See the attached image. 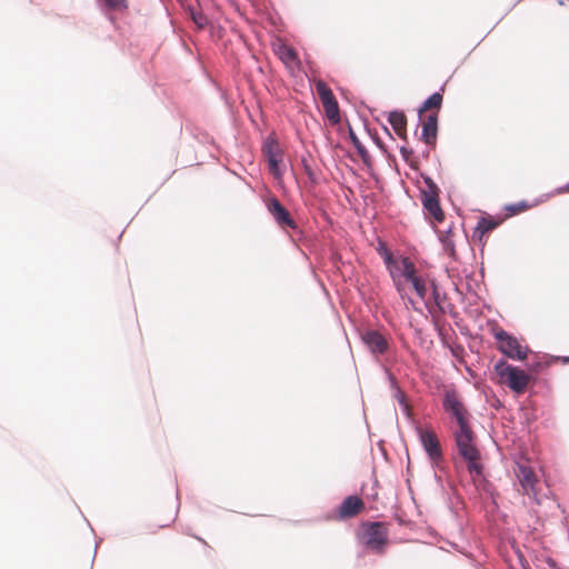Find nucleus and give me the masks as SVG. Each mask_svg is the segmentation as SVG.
Returning <instances> with one entry per match:
<instances>
[{
	"label": "nucleus",
	"instance_id": "1",
	"mask_svg": "<svg viewBox=\"0 0 569 569\" xmlns=\"http://www.w3.org/2000/svg\"><path fill=\"white\" fill-rule=\"evenodd\" d=\"M453 438L459 455L468 462L470 473L480 476L482 466L479 462L480 452L476 447V435L470 425L457 427L453 431Z\"/></svg>",
	"mask_w": 569,
	"mask_h": 569
},
{
	"label": "nucleus",
	"instance_id": "2",
	"mask_svg": "<svg viewBox=\"0 0 569 569\" xmlns=\"http://www.w3.org/2000/svg\"><path fill=\"white\" fill-rule=\"evenodd\" d=\"M388 526L379 521L361 523L358 532L359 541L376 553H383L388 545Z\"/></svg>",
	"mask_w": 569,
	"mask_h": 569
},
{
	"label": "nucleus",
	"instance_id": "3",
	"mask_svg": "<svg viewBox=\"0 0 569 569\" xmlns=\"http://www.w3.org/2000/svg\"><path fill=\"white\" fill-rule=\"evenodd\" d=\"M499 382L509 387L517 393H523L530 382V376L518 367L501 360L495 366Z\"/></svg>",
	"mask_w": 569,
	"mask_h": 569
},
{
	"label": "nucleus",
	"instance_id": "4",
	"mask_svg": "<svg viewBox=\"0 0 569 569\" xmlns=\"http://www.w3.org/2000/svg\"><path fill=\"white\" fill-rule=\"evenodd\" d=\"M442 406L450 418L456 421L457 427L470 425L471 415L456 390L445 391Z\"/></svg>",
	"mask_w": 569,
	"mask_h": 569
},
{
	"label": "nucleus",
	"instance_id": "5",
	"mask_svg": "<svg viewBox=\"0 0 569 569\" xmlns=\"http://www.w3.org/2000/svg\"><path fill=\"white\" fill-rule=\"evenodd\" d=\"M495 338L498 342V349L508 358L515 360H525L528 355V347L522 346L518 339L509 335L503 329H497L493 331Z\"/></svg>",
	"mask_w": 569,
	"mask_h": 569
},
{
	"label": "nucleus",
	"instance_id": "6",
	"mask_svg": "<svg viewBox=\"0 0 569 569\" xmlns=\"http://www.w3.org/2000/svg\"><path fill=\"white\" fill-rule=\"evenodd\" d=\"M382 256L385 259L386 267L390 273L393 284L402 299L407 297V291L403 281V266L410 263L411 260L408 257L401 259H395L392 253L387 249H383Z\"/></svg>",
	"mask_w": 569,
	"mask_h": 569
},
{
	"label": "nucleus",
	"instance_id": "7",
	"mask_svg": "<svg viewBox=\"0 0 569 569\" xmlns=\"http://www.w3.org/2000/svg\"><path fill=\"white\" fill-rule=\"evenodd\" d=\"M262 153L269 167V171L276 179L282 177L280 163L283 161V150L274 136H268L262 144Z\"/></svg>",
	"mask_w": 569,
	"mask_h": 569
},
{
	"label": "nucleus",
	"instance_id": "8",
	"mask_svg": "<svg viewBox=\"0 0 569 569\" xmlns=\"http://www.w3.org/2000/svg\"><path fill=\"white\" fill-rule=\"evenodd\" d=\"M516 477L522 488V492L533 498L540 503L539 495V480L531 467L523 462H517L515 468Z\"/></svg>",
	"mask_w": 569,
	"mask_h": 569
},
{
	"label": "nucleus",
	"instance_id": "9",
	"mask_svg": "<svg viewBox=\"0 0 569 569\" xmlns=\"http://www.w3.org/2000/svg\"><path fill=\"white\" fill-rule=\"evenodd\" d=\"M316 90L328 119L332 123H338L340 121L339 106L332 90L322 80L316 82Z\"/></svg>",
	"mask_w": 569,
	"mask_h": 569
},
{
	"label": "nucleus",
	"instance_id": "10",
	"mask_svg": "<svg viewBox=\"0 0 569 569\" xmlns=\"http://www.w3.org/2000/svg\"><path fill=\"white\" fill-rule=\"evenodd\" d=\"M266 207L268 209V212L272 216V218L280 228H289L292 230L298 228L290 212L281 204V202L276 197L267 199Z\"/></svg>",
	"mask_w": 569,
	"mask_h": 569
},
{
	"label": "nucleus",
	"instance_id": "11",
	"mask_svg": "<svg viewBox=\"0 0 569 569\" xmlns=\"http://www.w3.org/2000/svg\"><path fill=\"white\" fill-rule=\"evenodd\" d=\"M420 441L432 460H438L442 456L440 442L437 438V435L429 429H418Z\"/></svg>",
	"mask_w": 569,
	"mask_h": 569
},
{
	"label": "nucleus",
	"instance_id": "12",
	"mask_svg": "<svg viewBox=\"0 0 569 569\" xmlns=\"http://www.w3.org/2000/svg\"><path fill=\"white\" fill-rule=\"evenodd\" d=\"M422 133L421 139L422 141L430 146L431 148H435L437 143V137H438V116L437 112H430L426 116H422Z\"/></svg>",
	"mask_w": 569,
	"mask_h": 569
},
{
	"label": "nucleus",
	"instance_id": "13",
	"mask_svg": "<svg viewBox=\"0 0 569 569\" xmlns=\"http://www.w3.org/2000/svg\"><path fill=\"white\" fill-rule=\"evenodd\" d=\"M402 271L405 272L403 273L405 283L410 282L412 284L416 293L418 295V297L420 299H425V297L427 295V287H426L425 280L420 276H418L417 268H416L415 263L412 261L410 263H406L403 266Z\"/></svg>",
	"mask_w": 569,
	"mask_h": 569
},
{
	"label": "nucleus",
	"instance_id": "14",
	"mask_svg": "<svg viewBox=\"0 0 569 569\" xmlns=\"http://www.w3.org/2000/svg\"><path fill=\"white\" fill-rule=\"evenodd\" d=\"M276 54L291 72L299 71L301 69V61L297 51L292 47L286 43H280L276 48Z\"/></svg>",
	"mask_w": 569,
	"mask_h": 569
},
{
	"label": "nucleus",
	"instance_id": "15",
	"mask_svg": "<svg viewBox=\"0 0 569 569\" xmlns=\"http://www.w3.org/2000/svg\"><path fill=\"white\" fill-rule=\"evenodd\" d=\"M422 203L428 214L432 217L437 222H441L445 219V214L440 208L439 197L436 190H431V192H423Z\"/></svg>",
	"mask_w": 569,
	"mask_h": 569
},
{
	"label": "nucleus",
	"instance_id": "16",
	"mask_svg": "<svg viewBox=\"0 0 569 569\" xmlns=\"http://www.w3.org/2000/svg\"><path fill=\"white\" fill-rule=\"evenodd\" d=\"M362 340L373 353L383 355L388 350L387 339L376 330L365 332Z\"/></svg>",
	"mask_w": 569,
	"mask_h": 569
},
{
	"label": "nucleus",
	"instance_id": "17",
	"mask_svg": "<svg viewBox=\"0 0 569 569\" xmlns=\"http://www.w3.org/2000/svg\"><path fill=\"white\" fill-rule=\"evenodd\" d=\"M365 508L363 501L357 496L347 497L339 507L341 519L352 518L359 515Z\"/></svg>",
	"mask_w": 569,
	"mask_h": 569
},
{
	"label": "nucleus",
	"instance_id": "18",
	"mask_svg": "<svg viewBox=\"0 0 569 569\" xmlns=\"http://www.w3.org/2000/svg\"><path fill=\"white\" fill-rule=\"evenodd\" d=\"M395 132L401 138H407V117L401 111H391L388 117Z\"/></svg>",
	"mask_w": 569,
	"mask_h": 569
},
{
	"label": "nucleus",
	"instance_id": "19",
	"mask_svg": "<svg viewBox=\"0 0 569 569\" xmlns=\"http://www.w3.org/2000/svg\"><path fill=\"white\" fill-rule=\"evenodd\" d=\"M442 93L435 92L431 94L419 109L420 117L426 116L430 112H437L439 114V110L442 106Z\"/></svg>",
	"mask_w": 569,
	"mask_h": 569
},
{
	"label": "nucleus",
	"instance_id": "20",
	"mask_svg": "<svg viewBox=\"0 0 569 569\" xmlns=\"http://www.w3.org/2000/svg\"><path fill=\"white\" fill-rule=\"evenodd\" d=\"M501 223V220H496L492 217H482L479 219L475 234L479 237L480 240H482V237L487 234L488 232L495 230L499 224Z\"/></svg>",
	"mask_w": 569,
	"mask_h": 569
},
{
	"label": "nucleus",
	"instance_id": "21",
	"mask_svg": "<svg viewBox=\"0 0 569 569\" xmlns=\"http://www.w3.org/2000/svg\"><path fill=\"white\" fill-rule=\"evenodd\" d=\"M400 153L403 158V160L412 168L418 169V161L416 160V157L413 154L412 150L407 149L406 147H402L400 149Z\"/></svg>",
	"mask_w": 569,
	"mask_h": 569
},
{
	"label": "nucleus",
	"instance_id": "22",
	"mask_svg": "<svg viewBox=\"0 0 569 569\" xmlns=\"http://www.w3.org/2000/svg\"><path fill=\"white\" fill-rule=\"evenodd\" d=\"M350 138H351V141H352L353 146L356 147L358 153L360 154L362 160L366 161L367 158L369 157L367 149L361 144V142L359 141V139L352 131H350Z\"/></svg>",
	"mask_w": 569,
	"mask_h": 569
},
{
	"label": "nucleus",
	"instance_id": "23",
	"mask_svg": "<svg viewBox=\"0 0 569 569\" xmlns=\"http://www.w3.org/2000/svg\"><path fill=\"white\" fill-rule=\"evenodd\" d=\"M106 4L114 10H121L127 8V1L126 0H104Z\"/></svg>",
	"mask_w": 569,
	"mask_h": 569
},
{
	"label": "nucleus",
	"instance_id": "24",
	"mask_svg": "<svg viewBox=\"0 0 569 569\" xmlns=\"http://www.w3.org/2000/svg\"><path fill=\"white\" fill-rule=\"evenodd\" d=\"M528 204L526 202H520L518 204L509 206L507 209L511 214L520 213L528 209Z\"/></svg>",
	"mask_w": 569,
	"mask_h": 569
},
{
	"label": "nucleus",
	"instance_id": "25",
	"mask_svg": "<svg viewBox=\"0 0 569 569\" xmlns=\"http://www.w3.org/2000/svg\"><path fill=\"white\" fill-rule=\"evenodd\" d=\"M192 19L194 21V23L199 27V28H203L207 26L208 23V19L206 16H203L202 13H193L192 12Z\"/></svg>",
	"mask_w": 569,
	"mask_h": 569
},
{
	"label": "nucleus",
	"instance_id": "26",
	"mask_svg": "<svg viewBox=\"0 0 569 569\" xmlns=\"http://www.w3.org/2000/svg\"><path fill=\"white\" fill-rule=\"evenodd\" d=\"M561 190L563 192H569V182Z\"/></svg>",
	"mask_w": 569,
	"mask_h": 569
},
{
	"label": "nucleus",
	"instance_id": "27",
	"mask_svg": "<svg viewBox=\"0 0 569 569\" xmlns=\"http://www.w3.org/2000/svg\"><path fill=\"white\" fill-rule=\"evenodd\" d=\"M157 525H158L159 527H161V528H164V527H167V526H168V523H163V525H159V523H157Z\"/></svg>",
	"mask_w": 569,
	"mask_h": 569
},
{
	"label": "nucleus",
	"instance_id": "28",
	"mask_svg": "<svg viewBox=\"0 0 569 569\" xmlns=\"http://www.w3.org/2000/svg\"><path fill=\"white\" fill-rule=\"evenodd\" d=\"M563 362H566V363L569 362V358H565Z\"/></svg>",
	"mask_w": 569,
	"mask_h": 569
}]
</instances>
